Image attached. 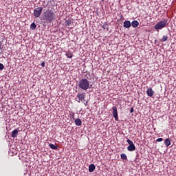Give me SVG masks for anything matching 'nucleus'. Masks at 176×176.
Here are the masks:
<instances>
[{"instance_id":"11","label":"nucleus","mask_w":176,"mask_h":176,"mask_svg":"<svg viewBox=\"0 0 176 176\" xmlns=\"http://www.w3.org/2000/svg\"><path fill=\"white\" fill-rule=\"evenodd\" d=\"M124 27L125 28H130V27H131V23H130L129 21H125L124 22Z\"/></svg>"},{"instance_id":"5","label":"nucleus","mask_w":176,"mask_h":176,"mask_svg":"<svg viewBox=\"0 0 176 176\" xmlns=\"http://www.w3.org/2000/svg\"><path fill=\"white\" fill-rule=\"evenodd\" d=\"M126 142L129 144V146L127 147L128 151L129 152H133V151H135V145H134V143L133 141H131L130 139H128L126 140Z\"/></svg>"},{"instance_id":"12","label":"nucleus","mask_w":176,"mask_h":176,"mask_svg":"<svg viewBox=\"0 0 176 176\" xmlns=\"http://www.w3.org/2000/svg\"><path fill=\"white\" fill-rule=\"evenodd\" d=\"M74 123L76 126H82V120L77 118L75 120Z\"/></svg>"},{"instance_id":"4","label":"nucleus","mask_w":176,"mask_h":176,"mask_svg":"<svg viewBox=\"0 0 176 176\" xmlns=\"http://www.w3.org/2000/svg\"><path fill=\"white\" fill-rule=\"evenodd\" d=\"M43 10V7H38V8H35L34 10V12H33L34 17H36V18L40 17L41 14H42Z\"/></svg>"},{"instance_id":"6","label":"nucleus","mask_w":176,"mask_h":176,"mask_svg":"<svg viewBox=\"0 0 176 176\" xmlns=\"http://www.w3.org/2000/svg\"><path fill=\"white\" fill-rule=\"evenodd\" d=\"M85 97H86V94H85V93H81V94L78 93L77 94V98H78V100H77L78 102H80V101H86V100H85Z\"/></svg>"},{"instance_id":"26","label":"nucleus","mask_w":176,"mask_h":176,"mask_svg":"<svg viewBox=\"0 0 176 176\" xmlns=\"http://www.w3.org/2000/svg\"><path fill=\"white\" fill-rule=\"evenodd\" d=\"M1 47H2V42L0 41V50H1Z\"/></svg>"},{"instance_id":"1","label":"nucleus","mask_w":176,"mask_h":176,"mask_svg":"<svg viewBox=\"0 0 176 176\" xmlns=\"http://www.w3.org/2000/svg\"><path fill=\"white\" fill-rule=\"evenodd\" d=\"M41 19L42 20L45 21L47 24H49V23H52V21H54V20H56V13L54 12V11L52 10H47L46 11L43 12L41 15Z\"/></svg>"},{"instance_id":"19","label":"nucleus","mask_w":176,"mask_h":176,"mask_svg":"<svg viewBox=\"0 0 176 176\" xmlns=\"http://www.w3.org/2000/svg\"><path fill=\"white\" fill-rule=\"evenodd\" d=\"M66 56H67V58H72V57H73V55L71 53H66Z\"/></svg>"},{"instance_id":"9","label":"nucleus","mask_w":176,"mask_h":176,"mask_svg":"<svg viewBox=\"0 0 176 176\" xmlns=\"http://www.w3.org/2000/svg\"><path fill=\"white\" fill-rule=\"evenodd\" d=\"M96 170V165L94 164H91L89 166V173H93Z\"/></svg>"},{"instance_id":"13","label":"nucleus","mask_w":176,"mask_h":176,"mask_svg":"<svg viewBox=\"0 0 176 176\" xmlns=\"http://www.w3.org/2000/svg\"><path fill=\"white\" fill-rule=\"evenodd\" d=\"M18 134H19V131L17 129H15V130L12 131V137L13 138H16V137H17Z\"/></svg>"},{"instance_id":"18","label":"nucleus","mask_w":176,"mask_h":176,"mask_svg":"<svg viewBox=\"0 0 176 176\" xmlns=\"http://www.w3.org/2000/svg\"><path fill=\"white\" fill-rule=\"evenodd\" d=\"M168 39V36L167 35H164L162 39V42H166Z\"/></svg>"},{"instance_id":"25","label":"nucleus","mask_w":176,"mask_h":176,"mask_svg":"<svg viewBox=\"0 0 176 176\" xmlns=\"http://www.w3.org/2000/svg\"><path fill=\"white\" fill-rule=\"evenodd\" d=\"M41 66L43 67H45V62H43L42 63H41Z\"/></svg>"},{"instance_id":"14","label":"nucleus","mask_w":176,"mask_h":176,"mask_svg":"<svg viewBox=\"0 0 176 176\" xmlns=\"http://www.w3.org/2000/svg\"><path fill=\"white\" fill-rule=\"evenodd\" d=\"M164 144L166 146H170L171 145V140L169 138H167L164 141Z\"/></svg>"},{"instance_id":"16","label":"nucleus","mask_w":176,"mask_h":176,"mask_svg":"<svg viewBox=\"0 0 176 176\" xmlns=\"http://www.w3.org/2000/svg\"><path fill=\"white\" fill-rule=\"evenodd\" d=\"M121 159H122V160H127V155H126L125 153H122L121 154Z\"/></svg>"},{"instance_id":"24","label":"nucleus","mask_w":176,"mask_h":176,"mask_svg":"<svg viewBox=\"0 0 176 176\" xmlns=\"http://www.w3.org/2000/svg\"><path fill=\"white\" fill-rule=\"evenodd\" d=\"M133 112H134V108L131 109V113H133Z\"/></svg>"},{"instance_id":"27","label":"nucleus","mask_w":176,"mask_h":176,"mask_svg":"<svg viewBox=\"0 0 176 176\" xmlns=\"http://www.w3.org/2000/svg\"><path fill=\"white\" fill-rule=\"evenodd\" d=\"M75 116V113H73V115H72V118H74V116Z\"/></svg>"},{"instance_id":"23","label":"nucleus","mask_w":176,"mask_h":176,"mask_svg":"<svg viewBox=\"0 0 176 176\" xmlns=\"http://www.w3.org/2000/svg\"><path fill=\"white\" fill-rule=\"evenodd\" d=\"M87 104H88L87 101L84 102V105H85V107H87Z\"/></svg>"},{"instance_id":"7","label":"nucleus","mask_w":176,"mask_h":176,"mask_svg":"<svg viewBox=\"0 0 176 176\" xmlns=\"http://www.w3.org/2000/svg\"><path fill=\"white\" fill-rule=\"evenodd\" d=\"M113 109V116L115 118V120H116V122L119 121V117L118 116V109L116 108V107L113 106L112 107Z\"/></svg>"},{"instance_id":"22","label":"nucleus","mask_w":176,"mask_h":176,"mask_svg":"<svg viewBox=\"0 0 176 176\" xmlns=\"http://www.w3.org/2000/svg\"><path fill=\"white\" fill-rule=\"evenodd\" d=\"M157 142H162V141H164L163 138H158L156 140Z\"/></svg>"},{"instance_id":"8","label":"nucleus","mask_w":176,"mask_h":176,"mask_svg":"<svg viewBox=\"0 0 176 176\" xmlns=\"http://www.w3.org/2000/svg\"><path fill=\"white\" fill-rule=\"evenodd\" d=\"M146 94L148 97H153V95L155 94V91H153L152 88H148L147 89Z\"/></svg>"},{"instance_id":"15","label":"nucleus","mask_w":176,"mask_h":176,"mask_svg":"<svg viewBox=\"0 0 176 176\" xmlns=\"http://www.w3.org/2000/svg\"><path fill=\"white\" fill-rule=\"evenodd\" d=\"M31 30H36V24L35 23H32L30 25Z\"/></svg>"},{"instance_id":"21","label":"nucleus","mask_w":176,"mask_h":176,"mask_svg":"<svg viewBox=\"0 0 176 176\" xmlns=\"http://www.w3.org/2000/svg\"><path fill=\"white\" fill-rule=\"evenodd\" d=\"M65 24L66 25H71V21H66Z\"/></svg>"},{"instance_id":"20","label":"nucleus","mask_w":176,"mask_h":176,"mask_svg":"<svg viewBox=\"0 0 176 176\" xmlns=\"http://www.w3.org/2000/svg\"><path fill=\"white\" fill-rule=\"evenodd\" d=\"M5 68V66H3V64L0 63V71H2Z\"/></svg>"},{"instance_id":"2","label":"nucleus","mask_w":176,"mask_h":176,"mask_svg":"<svg viewBox=\"0 0 176 176\" xmlns=\"http://www.w3.org/2000/svg\"><path fill=\"white\" fill-rule=\"evenodd\" d=\"M78 87L82 90H87L90 89V82L88 79L82 78L79 81Z\"/></svg>"},{"instance_id":"3","label":"nucleus","mask_w":176,"mask_h":176,"mask_svg":"<svg viewBox=\"0 0 176 176\" xmlns=\"http://www.w3.org/2000/svg\"><path fill=\"white\" fill-rule=\"evenodd\" d=\"M167 19H164L162 21H159L155 25V30H163V28H166L167 27Z\"/></svg>"},{"instance_id":"17","label":"nucleus","mask_w":176,"mask_h":176,"mask_svg":"<svg viewBox=\"0 0 176 176\" xmlns=\"http://www.w3.org/2000/svg\"><path fill=\"white\" fill-rule=\"evenodd\" d=\"M49 146H50V148H51V149H54V150L57 149V146H55L53 144H50Z\"/></svg>"},{"instance_id":"10","label":"nucleus","mask_w":176,"mask_h":176,"mask_svg":"<svg viewBox=\"0 0 176 176\" xmlns=\"http://www.w3.org/2000/svg\"><path fill=\"white\" fill-rule=\"evenodd\" d=\"M131 25H132L133 28H137V27L140 25V23L138 22V21H133Z\"/></svg>"}]
</instances>
